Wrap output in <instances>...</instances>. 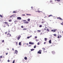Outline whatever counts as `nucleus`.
Wrapping results in <instances>:
<instances>
[{"label": "nucleus", "instance_id": "obj_4", "mask_svg": "<svg viewBox=\"0 0 63 63\" xmlns=\"http://www.w3.org/2000/svg\"><path fill=\"white\" fill-rule=\"evenodd\" d=\"M57 19H59L60 20H61V19L62 20H63V19H61L60 17H57Z\"/></svg>", "mask_w": 63, "mask_h": 63}, {"label": "nucleus", "instance_id": "obj_44", "mask_svg": "<svg viewBox=\"0 0 63 63\" xmlns=\"http://www.w3.org/2000/svg\"><path fill=\"white\" fill-rule=\"evenodd\" d=\"M36 42H38V39H36Z\"/></svg>", "mask_w": 63, "mask_h": 63}, {"label": "nucleus", "instance_id": "obj_32", "mask_svg": "<svg viewBox=\"0 0 63 63\" xmlns=\"http://www.w3.org/2000/svg\"><path fill=\"white\" fill-rule=\"evenodd\" d=\"M57 1L58 2H60V0H57Z\"/></svg>", "mask_w": 63, "mask_h": 63}, {"label": "nucleus", "instance_id": "obj_10", "mask_svg": "<svg viewBox=\"0 0 63 63\" xmlns=\"http://www.w3.org/2000/svg\"><path fill=\"white\" fill-rule=\"evenodd\" d=\"M52 54H55V52H54V51H52Z\"/></svg>", "mask_w": 63, "mask_h": 63}, {"label": "nucleus", "instance_id": "obj_34", "mask_svg": "<svg viewBox=\"0 0 63 63\" xmlns=\"http://www.w3.org/2000/svg\"><path fill=\"white\" fill-rule=\"evenodd\" d=\"M42 49H43V50H45V48H42Z\"/></svg>", "mask_w": 63, "mask_h": 63}, {"label": "nucleus", "instance_id": "obj_62", "mask_svg": "<svg viewBox=\"0 0 63 63\" xmlns=\"http://www.w3.org/2000/svg\"><path fill=\"white\" fill-rule=\"evenodd\" d=\"M55 0V1H57V0Z\"/></svg>", "mask_w": 63, "mask_h": 63}, {"label": "nucleus", "instance_id": "obj_25", "mask_svg": "<svg viewBox=\"0 0 63 63\" xmlns=\"http://www.w3.org/2000/svg\"><path fill=\"white\" fill-rule=\"evenodd\" d=\"M26 15H27V16H31V15L30 14H27Z\"/></svg>", "mask_w": 63, "mask_h": 63}, {"label": "nucleus", "instance_id": "obj_7", "mask_svg": "<svg viewBox=\"0 0 63 63\" xmlns=\"http://www.w3.org/2000/svg\"><path fill=\"white\" fill-rule=\"evenodd\" d=\"M50 16H53L52 15H48V17H50Z\"/></svg>", "mask_w": 63, "mask_h": 63}, {"label": "nucleus", "instance_id": "obj_58", "mask_svg": "<svg viewBox=\"0 0 63 63\" xmlns=\"http://www.w3.org/2000/svg\"><path fill=\"white\" fill-rule=\"evenodd\" d=\"M28 47H31V46L30 45H29L28 46Z\"/></svg>", "mask_w": 63, "mask_h": 63}, {"label": "nucleus", "instance_id": "obj_1", "mask_svg": "<svg viewBox=\"0 0 63 63\" xmlns=\"http://www.w3.org/2000/svg\"><path fill=\"white\" fill-rule=\"evenodd\" d=\"M11 36V34L9 33H8L7 34V37H10Z\"/></svg>", "mask_w": 63, "mask_h": 63}, {"label": "nucleus", "instance_id": "obj_55", "mask_svg": "<svg viewBox=\"0 0 63 63\" xmlns=\"http://www.w3.org/2000/svg\"><path fill=\"white\" fill-rule=\"evenodd\" d=\"M44 18H46V17H47V16H46L45 17H44Z\"/></svg>", "mask_w": 63, "mask_h": 63}, {"label": "nucleus", "instance_id": "obj_26", "mask_svg": "<svg viewBox=\"0 0 63 63\" xmlns=\"http://www.w3.org/2000/svg\"><path fill=\"white\" fill-rule=\"evenodd\" d=\"M40 45V42H39L38 43H37L38 45Z\"/></svg>", "mask_w": 63, "mask_h": 63}, {"label": "nucleus", "instance_id": "obj_48", "mask_svg": "<svg viewBox=\"0 0 63 63\" xmlns=\"http://www.w3.org/2000/svg\"><path fill=\"white\" fill-rule=\"evenodd\" d=\"M46 30V28H45L44 29V30Z\"/></svg>", "mask_w": 63, "mask_h": 63}, {"label": "nucleus", "instance_id": "obj_54", "mask_svg": "<svg viewBox=\"0 0 63 63\" xmlns=\"http://www.w3.org/2000/svg\"><path fill=\"white\" fill-rule=\"evenodd\" d=\"M46 42H44V44H46Z\"/></svg>", "mask_w": 63, "mask_h": 63}, {"label": "nucleus", "instance_id": "obj_45", "mask_svg": "<svg viewBox=\"0 0 63 63\" xmlns=\"http://www.w3.org/2000/svg\"><path fill=\"white\" fill-rule=\"evenodd\" d=\"M13 63H15V61H14V60L13 61Z\"/></svg>", "mask_w": 63, "mask_h": 63}, {"label": "nucleus", "instance_id": "obj_19", "mask_svg": "<svg viewBox=\"0 0 63 63\" xmlns=\"http://www.w3.org/2000/svg\"><path fill=\"white\" fill-rule=\"evenodd\" d=\"M47 38H45V41H47Z\"/></svg>", "mask_w": 63, "mask_h": 63}, {"label": "nucleus", "instance_id": "obj_33", "mask_svg": "<svg viewBox=\"0 0 63 63\" xmlns=\"http://www.w3.org/2000/svg\"><path fill=\"white\" fill-rule=\"evenodd\" d=\"M34 38L35 39H37V37L36 36H35L34 37Z\"/></svg>", "mask_w": 63, "mask_h": 63}, {"label": "nucleus", "instance_id": "obj_47", "mask_svg": "<svg viewBox=\"0 0 63 63\" xmlns=\"http://www.w3.org/2000/svg\"><path fill=\"white\" fill-rule=\"evenodd\" d=\"M8 54V53H7L6 54V55H7Z\"/></svg>", "mask_w": 63, "mask_h": 63}, {"label": "nucleus", "instance_id": "obj_37", "mask_svg": "<svg viewBox=\"0 0 63 63\" xmlns=\"http://www.w3.org/2000/svg\"><path fill=\"white\" fill-rule=\"evenodd\" d=\"M21 28H23V26H21Z\"/></svg>", "mask_w": 63, "mask_h": 63}, {"label": "nucleus", "instance_id": "obj_5", "mask_svg": "<svg viewBox=\"0 0 63 63\" xmlns=\"http://www.w3.org/2000/svg\"><path fill=\"white\" fill-rule=\"evenodd\" d=\"M15 53H16V54H17L18 52L16 50H15Z\"/></svg>", "mask_w": 63, "mask_h": 63}, {"label": "nucleus", "instance_id": "obj_59", "mask_svg": "<svg viewBox=\"0 0 63 63\" xmlns=\"http://www.w3.org/2000/svg\"><path fill=\"white\" fill-rule=\"evenodd\" d=\"M23 30H26V29H23Z\"/></svg>", "mask_w": 63, "mask_h": 63}, {"label": "nucleus", "instance_id": "obj_20", "mask_svg": "<svg viewBox=\"0 0 63 63\" xmlns=\"http://www.w3.org/2000/svg\"><path fill=\"white\" fill-rule=\"evenodd\" d=\"M53 35L54 36H55V37H56V34H53Z\"/></svg>", "mask_w": 63, "mask_h": 63}, {"label": "nucleus", "instance_id": "obj_9", "mask_svg": "<svg viewBox=\"0 0 63 63\" xmlns=\"http://www.w3.org/2000/svg\"><path fill=\"white\" fill-rule=\"evenodd\" d=\"M49 44H51V40H49Z\"/></svg>", "mask_w": 63, "mask_h": 63}, {"label": "nucleus", "instance_id": "obj_40", "mask_svg": "<svg viewBox=\"0 0 63 63\" xmlns=\"http://www.w3.org/2000/svg\"><path fill=\"white\" fill-rule=\"evenodd\" d=\"M2 43H4V40H3L2 41Z\"/></svg>", "mask_w": 63, "mask_h": 63}, {"label": "nucleus", "instance_id": "obj_17", "mask_svg": "<svg viewBox=\"0 0 63 63\" xmlns=\"http://www.w3.org/2000/svg\"><path fill=\"white\" fill-rule=\"evenodd\" d=\"M47 31H48V32H49V30L48 29H47Z\"/></svg>", "mask_w": 63, "mask_h": 63}, {"label": "nucleus", "instance_id": "obj_6", "mask_svg": "<svg viewBox=\"0 0 63 63\" xmlns=\"http://www.w3.org/2000/svg\"><path fill=\"white\" fill-rule=\"evenodd\" d=\"M17 19H21V18L20 17H17Z\"/></svg>", "mask_w": 63, "mask_h": 63}, {"label": "nucleus", "instance_id": "obj_64", "mask_svg": "<svg viewBox=\"0 0 63 63\" xmlns=\"http://www.w3.org/2000/svg\"><path fill=\"white\" fill-rule=\"evenodd\" d=\"M62 32L63 33V31Z\"/></svg>", "mask_w": 63, "mask_h": 63}, {"label": "nucleus", "instance_id": "obj_18", "mask_svg": "<svg viewBox=\"0 0 63 63\" xmlns=\"http://www.w3.org/2000/svg\"><path fill=\"white\" fill-rule=\"evenodd\" d=\"M19 45H20V46H21V42H19Z\"/></svg>", "mask_w": 63, "mask_h": 63}, {"label": "nucleus", "instance_id": "obj_13", "mask_svg": "<svg viewBox=\"0 0 63 63\" xmlns=\"http://www.w3.org/2000/svg\"><path fill=\"white\" fill-rule=\"evenodd\" d=\"M38 53H39V54H41V52H40L39 51L38 52Z\"/></svg>", "mask_w": 63, "mask_h": 63}, {"label": "nucleus", "instance_id": "obj_31", "mask_svg": "<svg viewBox=\"0 0 63 63\" xmlns=\"http://www.w3.org/2000/svg\"><path fill=\"white\" fill-rule=\"evenodd\" d=\"M36 46H34V48H36Z\"/></svg>", "mask_w": 63, "mask_h": 63}, {"label": "nucleus", "instance_id": "obj_3", "mask_svg": "<svg viewBox=\"0 0 63 63\" xmlns=\"http://www.w3.org/2000/svg\"><path fill=\"white\" fill-rule=\"evenodd\" d=\"M20 37H21V36H20V35H19V36L17 38V40H19V39H20Z\"/></svg>", "mask_w": 63, "mask_h": 63}, {"label": "nucleus", "instance_id": "obj_27", "mask_svg": "<svg viewBox=\"0 0 63 63\" xmlns=\"http://www.w3.org/2000/svg\"><path fill=\"white\" fill-rule=\"evenodd\" d=\"M4 23L5 24H8V22H4Z\"/></svg>", "mask_w": 63, "mask_h": 63}, {"label": "nucleus", "instance_id": "obj_41", "mask_svg": "<svg viewBox=\"0 0 63 63\" xmlns=\"http://www.w3.org/2000/svg\"><path fill=\"white\" fill-rule=\"evenodd\" d=\"M38 32H41V31L40 30H38L37 31Z\"/></svg>", "mask_w": 63, "mask_h": 63}, {"label": "nucleus", "instance_id": "obj_35", "mask_svg": "<svg viewBox=\"0 0 63 63\" xmlns=\"http://www.w3.org/2000/svg\"><path fill=\"white\" fill-rule=\"evenodd\" d=\"M42 25H40L39 26V27H42Z\"/></svg>", "mask_w": 63, "mask_h": 63}, {"label": "nucleus", "instance_id": "obj_23", "mask_svg": "<svg viewBox=\"0 0 63 63\" xmlns=\"http://www.w3.org/2000/svg\"><path fill=\"white\" fill-rule=\"evenodd\" d=\"M13 13H16V12L14 11H13Z\"/></svg>", "mask_w": 63, "mask_h": 63}, {"label": "nucleus", "instance_id": "obj_28", "mask_svg": "<svg viewBox=\"0 0 63 63\" xmlns=\"http://www.w3.org/2000/svg\"><path fill=\"white\" fill-rule=\"evenodd\" d=\"M0 17H3V16H2V15H0Z\"/></svg>", "mask_w": 63, "mask_h": 63}, {"label": "nucleus", "instance_id": "obj_57", "mask_svg": "<svg viewBox=\"0 0 63 63\" xmlns=\"http://www.w3.org/2000/svg\"><path fill=\"white\" fill-rule=\"evenodd\" d=\"M61 24L62 25H63V23H61Z\"/></svg>", "mask_w": 63, "mask_h": 63}, {"label": "nucleus", "instance_id": "obj_39", "mask_svg": "<svg viewBox=\"0 0 63 63\" xmlns=\"http://www.w3.org/2000/svg\"><path fill=\"white\" fill-rule=\"evenodd\" d=\"M50 3L52 2V1L51 0H50Z\"/></svg>", "mask_w": 63, "mask_h": 63}, {"label": "nucleus", "instance_id": "obj_30", "mask_svg": "<svg viewBox=\"0 0 63 63\" xmlns=\"http://www.w3.org/2000/svg\"><path fill=\"white\" fill-rule=\"evenodd\" d=\"M14 16V15L11 16L9 17H12V16Z\"/></svg>", "mask_w": 63, "mask_h": 63}, {"label": "nucleus", "instance_id": "obj_46", "mask_svg": "<svg viewBox=\"0 0 63 63\" xmlns=\"http://www.w3.org/2000/svg\"><path fill=\"white\" fill-rule=\"evenodd\" d=\"M33 7L32 6L31 7V8L32 9H33Z\"/></svg>", "mask_w": 63, "mask_h": 63}, {"label": "nucleus", "instance_id": "obj_24", "mask_svg": "<svg viewBox=\"0 0 63 63\" xmlns=\"http://www.w3.org/2000/svg\"><path fill=\"white\" fill-rule=\"evenodd\" d=\"M30 20V18H29L28 19V21H29Z\"/></svg>", "mask_w": 63, "mask_h": 63}, {"label": "nucleus", "instance_id": "obj_14", "mask_svg": "<svg viewBox=\"0 0 63 63\" xmlns=\"http://www.w3.org/2000/svg\"><path fill=\"white\" fill-rule=\"evenodd\" d=\"M44 22H45V21H42L41 23H42V24H43L44 23Z\"/></svg>", "mask_w": 63, "mask_h": 63}, {"label": "nucleus", "instance_id": "obj_42", "mask_svg": "<svg viewBox=\"0 0 63 63\" xmlns=\"http://www.w3.org/2000/svg\"><path fill=\"white\" fill-rule=\"evenodd\" d=\"M0 58H2V56H0Z\"/></svg>", "mask_w": 63, "mask_h": 63}, {"label": "nucleus", "instance_id": "obj_12", "mask_svg": "<svg viewBox=\"0 0 63 63\" xmlns=\"http://www.w3.org/2000/svg\"><path fill=\"white\" fill-rule=\"evenodd\" d=\"M32 37V35H31L30 36H28L27 37V39H29V38H31Z\"/></svg>", "mask_w": 63, "mask_h": 63}, {"label": "nucleus", "instance_id": "obj_49", "mask_svg": "<svg viewBox=\"0 0 63 63\" xmlns=\"http://www.w3.org/2000/svg\"><path fill=\"white\" fill-rule=\"evenodd\" d=\"M8 62H10V60H8L7 61Z\"/></svg>", "mask_w": 63, "mask_h": 63}, {"label": "nucleus", "instance_id": "obj_56", "mask_svg": "<svg viewBox=\"0 0 63 63\" xmlns=\"http://www.w3.org/2000/svg\"><path fill=\"white\" fill-rule=\"evenodd\" d=\"M7 32H5V34H7Z\"/></svg>", "mask_w": 63, "mask_h": 63}, {"label": "nucleus", "instance_id": "obj_52", "mask_svg": "<svg viewBox=\"0 0 63 63\" xmlns=\"http://www.w3.org/2000/svg\"><path fill=\"white\" fill-rule=\"evenodd\" d=\"M23 21H26V20H23Z\"/></svg>", "mask_w": 63, "mask_h": 63}, {"label": "nucleus", "instance_id": "obj_2", "mask_svg": "<svg viewBox=\"0 0 63 63\" xmlns=\"http://www.w3.org/2000/svg\"><path fill=\"white\" fill-rule=\"evenodd\" d=\"M29 44H30V45H33V44H34V43L32 42H29Z\"/></svg>", "mask_w": 63, "mask_h": 63}, {"label": "nucleus", "instance_id": "obj_38", "mask_svg": "<svg viewBox=\"0 0 63 63\" xmlns=\"http://www.w3.org/2000/svg\"><path fill=\"white\" fill-rule=\"evenodd\" d=\"M22 16H25V14H23L22 15Z\"/></svg>", "mask_w": 63, "mask_h": 63}, {"label": "nucleus", "instance_id": "obj_51", "mask_svg": "<svg viewBox=\"0 0 63 63\" xmlns=\"http://www.w3.org/2000/svg\"><path fill=\"white\" fill-rule=\"evenodd\" d=\"M12 50H13V51L14 50V48H12Z\"/></svg>", "mask_w": 63, "mask_h": 63}, {"label": "nucleus", "instance_id": "obj_15", "mask_svg": "<svg viewBox=\"0 0 63 63\" xmlns=\"http://www.w3.org/2000/svg\"><path fill=\"white\" fill-rule=\"evenodd\" d=\"M34 49H31V51H33V50H34Z\"/></svg>", "mask_w": 63, "mask_h": 63}, {"label": "nucleus", "instance_id": "obj_43", "mask_svg": "<svg viewBox=\"0 0 63 63\" xmlns=\"http://www.w3.org/2000/svg\"><path fill=\"white\" fill-rule=\"evenodd\" d=\"M16 46H17V42H16Z\"/></svg>", "mask_w": 63, "mask_h": 63}, {"label": "nucleus", "instance_id": "obj_11", "mask_svg": "<svg viewBox=\"0 0 63 63\" xmlns=\"http://www.w3.org/2000/svg\"><path fill=\"white\" fill-rule=\"evenodd\" d=\"M57 30V29H55V30H53V32H55Z\"/></svg>", "mask_w": 63, "mask_h": 63}, {"label": "nucleus", "instance_id": "obj_60", "mask_svg": "<svg viewBox=\"0 0 63 63\" xmlns=\"http://www.w3.org/2000/svg\"><path fill=\"white\" fill-rule=\"evenodd\" d=\"M45 27V28H47L46 27Z\"/></svg>", "mask_w": 63, "mask_h": 63}, {"label": "nucleus", "instance_id": "obj_22", "mask_svg": "<svg viewBox=\"0 0 63 63\" xmlns=\"http://www.w3.org/2000/svg\"><path fill=\"white\" fill-rule=\"evenodd\" d=\"M12 20L11 19H10L9 20V22H11L12 21Z\"/></svg>", "mask_w": 63, "mask_h": 63}, {"label": "nucleus", "instance_id": "obj_29", "mask_svg": "<svg viewBox=\"0 0 63 63\" xmlns=\"http://www.w3.org/2000/svg\"><path fill=\"white\" fill-rule=\"evenodd\" d=\"M37 12L38 13H40V12H41V11H40L39 10H38L37 11Z\"/></svg>", "mask_w": 63, "mask_h": 63}, {"label": "nucleus", "instance_id": "obj_16", "mask_svg": "<svg viewBox=\"0 0 63 63\" xmlns=\"http://www.w3.org/2000/svg\"><path fill=\"white\" fill-rule=\"evenodd\" d=\"M60 37H59V36H58L57 37V38H61V37H62L61 36V35H60Z\"/></svg>", "mask_w": 63, "mask_h": 63}, {"label": "nucleus", "instance_id": "obj_21", "mask_svg": "<svg viewBox=\"0 0 63 63\" xmlns=\"http://www.w3.org/2000/svg\"><path fill=\"white\" fill-rule=\"evenodd\" d=\"M24 59H25V60H27V57H25L24 58Z\"/></svg>", "mask_w": 63, "mask_h": 63}, {"label": "nucleus", "instance_id": "obj_61", "mask_svg": "<svg viewBox=\"0 0 63 63\" xmlns=\"http://www.w3.org/2000/svg\"><path fill=\"white\" fill-rule=\"evenodd\" d=\"M28 45V44L27 43V45Z\"/></svg>", "mask_w": 63, "mask_h": 63}, {"label": "nucleus", "instance_id": "obj_53", "mask_svg": "<svg viewBox=\"0 0 63 63\" xmlns=\"http://www.w3.org/2000/svg\"><path fill=\"white\" fill-rule=\"evenodd\" d=\"M39 52H40V51H42V50H39Z\"/></svg>", "mask_w": 63, "mask_h": 63}, {"label": "nucleus", "instance_id": "obj_63", "mask_svg": "<svg viewBox=\"0 0 63 63\" xmlns=\"http://www.w3.org/2000/svg\"><path fill=\"white\" fill-rule=\"evenodd\" d=\"M42 20H44L43 19H42Z\"/></svg>", "mask_w": 63, "mask_h": 63}, {"label": "nucleus", "instance_id": "obj_8", "mask_svg": "<svg viewBox=\"0 0 63 63\" xmlns=\"http://www.w3.org/2000/svg\"><path fill=\"white\" fill-rule=\"evenodd\" d=\"M28 23H29V22L28 21H26L24 23H25V24L26 23H27V24H28Z\"/></svg>", "mask_w": 63, "mask_h": 63}, {"label": "nucleus", "instance_id": "obj_36", "mask_svg": "<svg viewBox=\"0 0 63 63\" xmlns=\"http://www.w3.org/2000/svg\"><path fill=\"white\" fill-rule=\"evenodd\" d=\"M10 29H9L8 31V32H10Z\"/></svg>", "mask_w": 63, "mask_h": 63}, {"label": "nucleus", "instance_id": "obj_50", "mask_svg": "<svg viewBox=\"0 0 63 63\" xmlns=\"http://www.w3.org/2000/svg\"><path fill=\"white\" fill-rule=\"evenodd\" d=\"M51 31H52V32H53V30H51Z\"/></svg>", "mask_w": 63, "mask_h": 63}]
</instances>
